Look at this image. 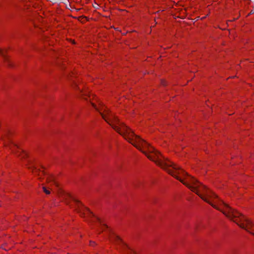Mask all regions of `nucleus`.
<instances>
[{
	"label": "nucleus",
	"instance_id": "f257e3e1",
	"mask_svg": "<svg viewBox=\"0 0 254 254\" xmlns=\"http://www.w3.org/2000/svg\"><path fill=\"white\" fill-rule=\"evenodd\" d=\"M130 143L144 154L148 159L179 180L184 185L195 192L205 202L214 208L221 211L228 218L236 223L241 228L250 232L254 236V223L235 209L224 203L218 196L196 179L190 176L177 165L163 156L159 152L144 139L136 135L130 129Z\"/></svg>",
	"mask_w": 254,
	"mask_h": 254
},
{
	"label": "nucleus",
	"instance_id": "f03ea898",
	"mask_svg": "<svg viewBox=\"0 0 254 254\" xmlns=\"http://www.w3.org/2000/svg\"><path fill=\"white\" fill-rule=\"evenodd\" d=\"M63 197L67 204H69L70 200H72L76 204L77 210L80 213L81 216L91 218H93L102 225V221L98 217H95L94 214L89 209L84 207L79 201L76 199L70 194L64 193L63 194Z\"/></svg>",
	"mask_w": 254,
	"mask_h": 254
},
{
	"label": "nucleus",
	"instance_id": "7ed1b4c3",
	"mask_svg": "<svg viewBox=\"0 0 254 254\" xmlns=\"http://www.w3.org/2000/svg\"><path fill=\"white\" fill-rule=\"evenodd\" d=\"M110 239L112 242H114L119 245H121L123 247V249L128 250L130 254H136L135 252L126 245L118 236H117L114 234H112L110 236Z\"/></svg>",
	"mask_w": 254,
	"mask_h": 254
},
{
	"label": "nucleus",
	"instance_id": "20e7f679",
	"mask_svg": "<svg viewBox=\"0 0 254 254\" xmlns=\"http://www.w3.org/2000/svg\"><path fill=\"white\" fill-rule=\"evenodd\" d=\"M27 165L28 166V168L31 170L33 173L39 175L40 170L37 168L36 164L34 162V160H28Z\"/></svg>",
	"mask_w": 254,
	"mask_h": 254
},
{
	"label": "nucleus",
	"instance_id": "39448f33",
	"mask_svg": "<svg viewBox=\"0 0 254 254\" xmlns=\"http://www.w3.org/2000/svg\"><path fill=\"white\" fill-rule=\"evenodd\" d=\"M0 55L3 57L5 62L7 63L9 66H11V64L9 61L7 57L6 56L4 50L0 48Z\"/></svg>",
	"mask_w": 254,
	"mask_h": 254
},
{
	"label": "nucleus",
	"instance_id": "423d86ee",
	"mask_svg": "<svg viewBox=\"0 0 254 254\" xmlns=\"http://www.w3.org/2000/svg\"><path fill=\"white\" fill-rule=\"evenodd\" d=\"M48 182H53L55 185L57 186V182L55 181V177L53 176H49L47 179Z\"/></svg>",
	"mask_w": 254,
	"mask_h": 254
},
{
	"label": "nucleus",
	"instance_id": "0eeeda50",
	"mask_svg": "<svg viewBox=\"0 0 254 254\" xmlns=\"http://www.w3.org/2000/svg\"><path fill=\"white\" fill-rule=\"evenodd\" d=\"M20 151L18 152V155H20L22 156V158H25L27 157L28 156V154L26 152H25L22 149H19Z\"/></svg>",
	"mask_w": 254,
	"mask_h": 254
},
{
	"label": "nucleus",
	"instance_id": "6e6552de",
	"mask_svg": "<svg viewBox=\"0 0 254 254\" xmlns=\"http://www.w3.org/2000/svg\"><path fill=\"white\" fill-rule=\"evenodd\" d=\"M43 191L47 194H49L50 193V191L48 190H47V189L45 187H43Z\"/></svg>",
	"mask_w": 254,
	"mask_h": 254
},
{
	"label": "nucleus",
	"instance_id": "1a4fd4ad",
	"mask_svg": "<svg viewBox=\"0 0 254 254\" xmlns=\"http://www.w3.org/2000/svg\"><path fill=\"white\" fill-rule=\"evenodd\" d=\"M13 147H14V149H19V147L15 144L13 145Z\"/></svg>",
	"mask_w": 254,
	"mask_h": 254
},
{
	"label": "nucleus",
	"instance_id": "9d476101",
	"mask_svg": "<svg viewBox=\"0 0 254 254\" xmlns=\"http://www.w3.org/2000/svg\"><path fill=\"white\" fill-rule=\"evenodd\" d=\"M162 84L164 85H165V81H162Z\"/></svg>",
	"mask_w": 254,
	"mask_h": 254
},
{
	"label": "nucleus",
	"instance_id": "9b49d317",
	"mask_svg": "<svg viewBox=\"0 0 254 254\" xmlns=\"http://www.w3.org/2000/svg\"><path fill=\"white\" fill-rule=\"evenodd\" d=\"M94 243V242H90V244H91V245H92V244H93Z\"/></svg>",
	"mask_w": 254,
	"mask_h": 254
},
{
	"label": "nucleus",
	"instance_id": "f8f14e48",
	"mask_svg": "<svg viewBox=\"0 0 254 254\" xmlns=\"http://www.w3.org/2000/svg\"><path fill=\"white\" fill-rule=\"evenodd\" d=\"M103 226L105 227H107V226H105L104 225H103Z\"/></svg>",
	"mask_w": 254,
	"mask_h": 254
}]
</instances>
